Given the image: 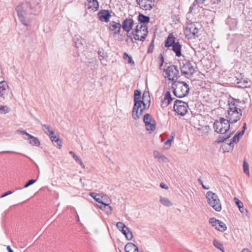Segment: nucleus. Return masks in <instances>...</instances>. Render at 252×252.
I'll use <instances>...</instances> for the list:
<instances>
[{"instance_id": "nucleus-24", "label": "nucleus", "mask_w": 252, "mask_h": 252, "mask_svg": "<svg viewBox=\"0 0 252 252\" xmlns=\"http://www.w3.org/2000/svg\"><path fill=\"white\" fill-rule=\"evenodd\" d=\"M99 208L104 210L108 215H111L112 213V209L109 203H104L103 201L98 206Z\"/></svg>"}, {"instance_id": "nucleus-47", "label": "nucleus", "mask_w": 252, "mask_h": 252, "mask_svg": "<svg viewBox=\"0 0 252 252\" xmlns=\"http://www.w3.org/2000/svg\"><path fill=\"white\" fill-rule=\"evenodd\" d=\"M244 130H242L241 131H239L237 134H236L237 136L240 139V137H242L244 134Z\"/></svg>"}, {"instance_id": "nucleus-55", "label": "nucleus", "mask_w": 252, "mask_h": 252, "mask_svg": "<svg viewBox=\"0 0 252 252\" xmlns=\"http://www.w3.org/2000/svg\"><path fill=\"white\" fill-rule=\"evenodd\" d=\"M77 40H78V38L76 37H74V39H73V41L75 43V47H78L77 46Z\"/></svg>"}, {"instance_id": "nucleus-25", "label": "nucleus", "mask_w": 252, "mask_h": 252, "mask_svg": "<svg viewBox=\"0 0 252 252\" xmlns=\"http://www.w3.org/2000/svg\"><path fill=\"white\" fill-rule=\"evenodd\" d=\"M126 252H136L138 247L132 243H128L125 247Z\"/></svg>"}, {"instance_id": "nucleus-10", "label": "nucleus", "mask_w": 252, "mask_h": 252, "mask_svg": "<svg viewBox=\"0 0 252 252\" xmlns=\"http://www.w3.org/2000/svg\"><path fill=\"white\" fill-rule=\"evenodd\" d=\"M213 127L217 133L225 134L230 129V123L227 122L226 124H222V122L216 121L213 124Z\"/></svg>"}, {"instance_id": "nucleus-11", "label": "nucleus", "mask_w": 252, "mask_h": 252, "mask_svg": "<svg viewBox=\"0 0 252 252\" xmlns=\"http://www.w3.org/2000/svg\"><path fill=\"white\" fill-rule=\"evenodd\" d=\"M166 73L169 80L175 81L180 77L179 71L176 65H171L166 69Z\"/></svg>"}, {"instance_id": "nucleus-57", "label": "nucleus", "mask_w": 252, "mask_h": 252, "mask_svg": "<svg viewBox=\"0 0 252 252\" xmlns=\"http://www.w3.org/2000/svg\"><path fill=\"white\" fill-rule=\"evenodd\" d=\"M6 249L8 252H14L9 246H7Z\"/></svg>"}, {"instance_id": "nucleus-50", "label": "nucleus", "mask_w": 252, "mask_h": 252, "mask_svg": "<svg viewBox=\"0 0 252 252\" xmlns=\"http://www.w3.org/2000/svg\"><path fill=\"white\" fill-rule=\"evenodd\" d=\"M160 187L162 189H168V187L162 182L160 184Z\"/></svg>"}, {"instance_id": "nucleus-9", "label": "nucleus", "mask_w": 252, "mask_h": 252, "mask_svg": "<svg viewBox=\"0 0 252 252\" xmlns=\"http://www.w3.org/2000/svg\"><path fill=\"white\" fill-rule=\"evenodd\" d=\"M198 29L194 23H190L187 24L186 28V36L189 37V38H195L198 36Z\"/></svg>"}, {"instance_id": "nucleus-5", "label": "nucleus", "mask_w": 252, "mask_h": 252, "mask_svg": "<svg viewBox=\"0 0 252 252\" xmlns=\"http://www.w3.org/2000/svg\"><path fill=\"white\" fill-rule=\"evenodd\" d=\"M188 103L182 100L177 99L174 102V110L179 115H185L188 112Z\"/></svg>"}, {"instance_id": "nucleus-28", "label": "nucleus", "mask_w": 252, "mask_h": 252, "mask_svg": "<svg viewBox=\"0 0 252 252\" xmlns=\"http://www.w3.org/2000/svg\"><path fill=\"white\" fill-rule=\"evenodd\" d=\"M141 92L140 91L136 90L134 91V102L135 107H137V104L138 105V106H140V103H139V101L141 100H139V97L141 96Z\"/></svg>"}, {"instance_id": "nucleus-14", "label": "nucleus", "mask_w": 252, "mask_h": 252, "mask_svg": "<svg viewBox=\"0 0 252 252\" xmlns=\"http://www.w3.org/2000/svg\"><path fill=\"white\" fill-rule=\"evenodd\" d=\"M10 88L7 83L4 81L0 82V97L6 98L9 92Z\"/></svg>"}, {"instance_id": "nucleus-32", "label": "nucleus", "mask_w": 252, "mask_h": 252, "mask_svg": "<svg viewBox=\"0 0 252 252\" xmlns=\"http://www.w3.org/2000/svg\"><path fill=\"white\" fill-rule=\"evenodd\" d=\"M213 245L216 248L220 250L222 252H224V249L223 245L217 239L214 240Z\"/></svg>"}, {"instance_id": "nucleus-45", "label": "nucleus", "mask_w": 252, "mask_h": 252, "mask_svg": "<svg viewBox=\"0 0 252 252\" xmlns=\"http://www.w3.org/2000/svg\"><path fill=\"white\" fill-rule=\"evenodd\" d=\"M154 42V39H153L152 41H151L150 46L149 47V49L148 50V53H152L153 52V49H151V48H153Z\"/></svg>"}, {"instance_id": "nucleus-21", "label": "nucleus", "mask_w": 252, "mask_h": 252, "mask_svg": "<svg viewBox=\"0 0 252 252\" xmlns=\"http://www.w3.org/2000/svg\"><path fill=\"white\" fill-rule=\"evenodd\" d=\"M132 33L133 35V38L135 40L141 41H144L147 36L146 35V33L142 34V35H140V32L138 30V27H136V28L132 31Z\"/></svg>"}, {"instance_id": "nucleus-36", "label": "nucleus", "mask_w": 252, "mask_h": 252, "mask_svg": "<svg viewBox=\"0 0 252 252\" xmlns=\"http://www.w3.org/2000/svg\"><path fill=\"white\" fill-rule=\"evenodd\" d=\"M10 111V108L6 105H0V113L5 114Z\"/></svg>"}, {"instance_id": "nucleus-62", "label": "nucleus", "mask_w": 252, "mask_h": 252, "mask_svg": "<svg viewBox=\"0 0 252 252\" xmlns=\"http://www.w3.org/2000/svg\"><path fill=\"white\" fill-rule=\"evenodd\" d=\"M22 132H23V130H20V129H18L16 131V132L17 133H20V134H22Z\"/></svg>"}, {"instance_id": "nucleus-1", "label": "nucleus", "mask_w": 252, "mask_h": 252, "mask_svg": "<svg viewBox=\"0 0 252 252\" xmlns=\"http://www.w3.org/2000/svg\"><path fill=\"white\" fill-rule=\"evenodd\" d=\"M174 95L177 97L182 98L187 96L189 92V85L184 81H174L171 86Z\"/></svg>"}, {"instance_id": "nucleus-43", "label": "nucleus", "mask_w": 252, "mask_h": 252, "mask_svg": "<svg viewBox=\"0 0 252 252\" xmlns=\"http://www.w3.org/2000/svg\"><path fill=\"white\" fill-rule=\"evenodd\" d=\"M36 181V180L31 179L30 180L27 184H26L24 186V188H27L33 184L34 183H35Z\"/></svg>"}, {"instance_id": "nucleus-52", "label": "nucleus", "mask_w": 252, "mask_h": 252, "mask_svg": "<svg viewBox=\"0 0 252 252\" xmlns=\"http://www.w3.org/2000/svg\"><path fill=\"white\" fill-rule=\"evenodd\" d=\"M12 193V192L11 191H8L4 193L2 195H1V197H4L8 195L11 194Z\"/></svg>"}, {"instance_id": "nucleus-30", "label": "nucleus", "mask_w": 252, "mask_h": 252, "mask_svg": "<svg viewBox=\"0 0 252 252\" xmlns=\"http://www.w3.org/2000/svg\"><path fill=\"white\" fill-rule=\"evenodd\" d=\"M234 200L241 213H244L246 209L244 207L243 203L236 197H234Z\"/></svg>"}, {"instance_id": "nucleus-48", "label": "nucleus", "mask_w": 252, "mask_h": 252, "mask_svg": "<svg viewBox=\"0 0 252 252\" xmlns=\"http://www.w3.org/2000/svg\"><path fill=\"white\" fill-rule=\"evenodd\" d=\"M205 0H195L194 3L196 2L198 5L203 4Z\"/></svg>"}, {"instance_id": "nucleus-51", "label": "nucleus", "mask_w": 252, "mask_h": 252, "mask_svg": "<svg viewBox=\"0 0 252 252\" xmlns=\"http://www.w3.org/2000/svg\"><path fill=\"white\" fill-rule=\"evenodd\" d=\"M144 110H145V108H142V107L140 108V111H139V112H138L139 118L143 114Z\"/></svg>"}, {"instance_id": "nucleus-7", "label": "nucleus", "mask_w": 252, "mask_h": 252, "mask_svg": "<svg viewBox=\"0 0 252 252\" xmlns=\"http://www.w3.org/2000/svg\"><path fill=\"white\" fill-rule=\"evenodd\" d=\"M143 122L146 126V129L150 133L154 131L156 129V121L149 114H146L144 116Z\"/></svg>"}, {"instance_id": "nucleus-34", "label": "nucleus", "mask_w": 252, "mask_h": 252, "mask_svg": "<svg viewBox=\"0 0 252 252\" xmlns=\"http://www.w3.org/2000/svg\"><path fill=\"white\" fill-rule=\"evenodd\" d=\"M136 27H138V30L139 32H143L142 34L146 33V35H147L148 33L147 26L146 25H141L140 26L137 25Z\"/></svg>"}, {"instance_id": "nucleus-13", "label": "nucleus", "mask_w": 252, "mask_h": 252, "mask_svg": "<svg viewBox=\"0 0 252 252\" xmlns=\"http://www.w3.org/2000/svg\"><path fill=\"white\" fill-rule=\"evenodd\" d=\"M209 222L213 226L219 231L223 232L226 230V224L222 221L217 220L215 218H211L209 219Z\"/></svg>"}, {"instance_id": "nucleus-59", "label": "nucleus", "mask_w": 252, "mask_h": 252, "mask_svg": "<svg viewBox=\"0 0 252 252\" xmlns=\"http://www.w3.org/2000/svg\"><path fill=\"white\" fill-rule=\"evenodd\" d=\"M80 165L81 166V167L82 168L85 169V166L80 159Z\"/></svg>"}, {"instance_id": "nucleus-16", "label": "nucleus", "mask_w": 252, "mask_h": 252, "mask_svg": "<svg viewBox=\"0 0 252 252\" xmlns=\"http://www.w3.org/2000/svg\"><path fill=\"white\" fill-rule=\"evenodd\" d=\"M121 27L122 26L120 23H117L115 21L110 22L108 25L109 30L111 32H113L115 34L120 33Z\"/></svg>"}, {"instance_id": "nucleus-23", "label": "nucleus", "mask_w": 252, "mask_h": 252, "mask_svg": "<svg viewBox=\"0 0 252 252\" xmlns=\"http://www.w3.org/2000/svg\"><path fill=\"white\" fill-rule=\"evenodd\" d=\"M178 40H177L176 43L172 46V50L175 53L176 56L179 57L182 56L181 48L182 46Z\"/></svg>"}, {"instance_id": "nucleus-8", "label": "nucleus", "mask_w": 252, "mask_h": 252, "mask_svg": "<svg viewBox=\"0 0 252 252\" xmlns=\"http://www.w3.org/2000/svg\"><path fill=\"white\" fill-rule=\"evenodd\" d=\"M181 71L184 75L190 74V76H192L195 73V70L189 60H185L181 67Z\"/></svg>"}, {"instance_id": "nucleus-6", "label": "nucleus", "mask_w": 252, "mask_h": 252, "mask_svg": "<svg viewBox=\"0 0 252 252\" xmlns=\"http://www.w3.org/2000/svg\"><path fill=\"white\" fill-rule=\"evenodd\" d=\"M42 128L43 131L49 136H50V139L53 142L56 143L57 145L59 148L62 147V141L56 135H54V132L51 127L47 125H42Z\"/></svg>"}, {"instance_id": "nucleus-39", "label": "nucleus", "mask_w": 252, "mask_h": 252, "mask_svg": "<svg viewBox=\"0 0 252 252\" xmlns=\"http://www.w3.org/2000/svg\"><path fill=\"white\" fill-rule=\"evenodd\" d=\"M126 229L127 230V233L125 235L126 238L128 240H130L131 239H132V238H133V234H132V232L130 231V230L129 229V228L128 227H126Z\"/></svg>"}, {"instance_id": "nucleus-31", "label": "nucleus", "mask_w": 252, "mask_h": 252, "mask_svg": "<svg viewBox=\"0 0 252 252\" xmlns=\"http://www.w3.org/2000/svg\"><path fill=\"white\" fill-rule=\"evenodd\" d=\"M231 133L226 134L225 135H220L218 137V139L215 141L216 143H220L223 142L224 140L228 139L231 136Z\"/></svg>"}, {"instance_id": "nucleus-15", "label": "nucleus", "mask_w": 252, "mask_h": 252, "mask_svg": "<svg viewBox=\"0 0 252 252\" xmlns=\"http://www.w3.org/2000/svg\"><path fill=\"white\" fill-rule=\"evenodd\" d=\"M98 19L102 22H108L111 16L109 10H101L98 13Z\"/></svg>"}, {"instance_id": "nucleus-41", "label": "nucleus", "mask_w": 252, "mask_h": 252, "mask_svg": "<svg viewBox=\"0 0 252 252\" xmlns=\"http://www.w3.org/2000/svg\"><path fill=\"white\" fill-rule=\"evenodd\" d=\"M116 226H117V227L118 228V229L119 230H120V231L121 230H122L123 229H125V228H126V227H127V226H126V225L124 223H123L122 222H117Z\"/></svg>"}, {"instance_id": "nucleus-22", "label": "nucleus", "mask_w": 252, "mask_h": 252, "mask_svg": "<svg viewBox=\"0 0 252 252\" xmlns=\"http://www.w3.org/2000/svg\"><path fill=\"white\" fill-rule=\"evenodd\" d=\"M153 154L154 158L158 159V162H167L169 161L168 158L158 151H154Z\"/></svg>"}, {"instance_id": "nucleus-38", "label": "nucleus", "mask_w": 252, "mask_h": 252, "mask_svg": "<svg viewBox=\"0 0 252 252\" xmlns=\"http://www.w3.org/2000/svg\"><path fill=\"white\" fill-rule=\"evenodd\" d=\"M124 59L126 60L127 59V63L131 65L134 64V62L132 60L131 56H129L127 53H125L123 56Z\"/></svg>"}, {"instance_id": "nucleus-20", "label": "nucleus", "mask_w": 252, "mask_h": 252, "mask_svg": "<svg viewBox=\"0 0 252 252\" xmlns=\"http://www.w3.org/2000/svg\"><path fill=\"white\" fill-rule=\"evenodd\" d=\"M176 42V37L173 33H170L165 41L164 46L165 47L169 48L174 45Z\"/></svg>"}, {"instance_id": "nucleus-26", "label": "nucleus", "mask_w": 252, "mask_h": 252, "mask_svg": "<svg viewBox=\"0 0 252 252\" xmlns=\"http://www.w3.org/2000/svg\"><path fill=\"white\" fill-rule=\"evenodd\" d=\"M25 139L29 141V143L32 146H39L40 142L37 137H35L32 135L29 138H25Z\"/></svg>"}, {"instance_id": "nucleus-60", "label": "nucleus", "mask_w": 252, "mask_h": 252, "mask_svg": "<svg viewBox=\"0 0 252 252\" xmlns=\"http://www.w3.org/2000/svg\"><path fill=\"white\" fill-rule=\"evenodd\" d=\"M198 181L201 185L203 184V181L202 180L201 177L198 179Z\"/></svg>"}, {"instance_id": "nucleus-54", "label": "nucleus", "mask_w": 252, "mask_h": 252, "mask_svg": "<svg viewBox=\"0 0 252 252\" xmlns=\"http://www.w3.org/2000/svg\"><path fill=\"white\" fill-rule=\"evenodd\" d=\"M22 134L27 135L28 136V138H29L31 136V134H30L29 133H27L25 130H23V132H22Z\"/></svg>"}, {"instance_id": "nucleus-63", "label": "nucleus", "mask_w": 252, "mask_h": 252, "mask_svg": "<svg viewBox=\"0 0 252 252\" xmlns=\"http://www.w3.org/2000/svg\"><path fill=\"white\" fill-rule=\"evenodd\" d=\"M246 129V124L244 123V126H243L242 130H244V131H245Z\"/></svg>"}, {"instance_id": "nucleus-2", "label": "nucleus", "mask_w": 252, "mask_h": 252, "mask_svg": "<svg viewBox=\"0 0 252 252\" xmlns=\"http://www.w3.org/2000/svg\"><path fill=\"white\" fill-rule=\"evenodd\" d=\"M30 9L29 4L27 2L20 4L16 8L21 22L26 26H28L30 22L28 13Z\"/></svg>"}, {"instance_id": "nucleus-58", "label": "nucleus", "mask_w": 252, "mask_h": 252, "mask_svg": "<svg viewBox=\"0 0 252 252\" xmlns=\"http://www.w3.org/2000/svg\"><path fill=\"white\" fill-rule=\"evenodd\" d=\"M242 252H252L250 250H249L248 249L245 248L242 250Z\"/></svg>"}, {"instance_id": "nucleus-40", "label": "nucleus", "mask_w": 252, "mask_h": 252, "mask_svg": "<svg viewBox=\"0 0 252 252\" xmlns=\"http://www.w3.org/2000/svg\"><path fill=\"white\" fill-rule=\"evenodd\" d=\"M174 136H175V134L172 133H171V136L169 138H168L166 141V142H165L164 144L165 145H169V146H170L171 145V142L174 139Z\"/></svg>"}, {"instance_id": "nucleus-17", "label": "nucleus", "mask_w": 252, "mask_h": 252, "mask_svg": "<svg viewBox=\"0 0 252 252\" xmlns=\"http://www.w3.org/2000/svg\"><path fill=\"white\" fill-rule=\"evenodd\" d=\"M139 103H140V106H138V104H137V107L135 106V105H134L133 110H132V117L133 119L137 120L139 119V116H138V110L140 108L142 107V105H143L142 108H145V109H146V104L144 102L143 100H140L139 102Z\"/></svg>"}, {"instance_id": "nucleus-18", "label": "nucleus", "mask_w": 252, "mask_h": 252, "mask_svg": "<svg viewBox=\"0 0 252 252\" xmlns=\"http://www.w3.org/2000/svg\"><path fill=\"white\" fill-rule=\"evenodd\" d=\"M133 20L132 19H126L122 23V27L124 30L128 32L132 28Z\"/></svg>"}, {"instance_id": "nucleus-12", "label": "nucleus", "mask_w": 252, "mask_h": 252, "mask_svg": "<svg viewBox=\"0 0 252 252\" xmlns=\"http://www.w3.org/2000/svg\"><path fill=\"white\" fill-rule=\"evenodd\" d=\"M140 7L144 10H150L155 6V0H136Z\"/></svg>"}, {"instance_id": "nucleus-42", "label": "nucleus", "mask_w": 252, "mask_h": 252, "mask_svg": "<svg viewBox=\"0 0 252 252\" xmlns=\"http://www.w3.org/2000/svg\"><path fill=\"white\" fill-rule=\"evenodd\" d=\"M243 170L244 172L246 174H249V165L245 161H244L243 163Z\"/></svg>"}, {"instance_id": "nucleus-44", "label": "nucleus", "mask_w": 252, "mask_h": 252, "mask_svg": "<svg viewBox=\"0 0 252 252\" xmlns=\"http://www.w3.org/2000/svg\"><path fill=\"white\" fill-rule=\"evenodd\" d=\"M91 183V181L90 180H87L86 182H82L83 187L86 188V189L88 188V185Z\"/></svg>"}, {"instance_id": "nucleus-64", "label": "nucleus", "mask_w": 252, "mask_h": 252, "mask_svg": "<svg viewBox=\"0 0 252 252\" xmlns=\"http://www.w3.org/2000/svg\"><path fill=\"white\" fill-rule=\"evenodd\" d=\"M204 127H205V129H206V130L209 128V126H205Z\"/></svg>"}, {"instance_id": "nucleus-61", "label": "nucleus", "mask_w": 252, "mask_h": 252, "mask_svg": "<svg viewBox=\"0 0 252 252\" xmlns=\"http://www.w3.org/2000/svg\"><path fill=\"white\" fill-rule=\"evenodd\" d=\"M202 187L205 189H208L210 188L209 187H206L205 185H204L203 184L202 185Z\"/></svg>"}, {"instance_id": "nucleus-49", "label": "nucleus", "mask_w": 252, "mask_h": 252, "mask_svg": "<svg viewBox=\"0 0 252 252\" xmlns=\"http://www.w3.org/2000/svg\"><path fill=\"white\" fill-rule=\"evenodd\" d=\"M69 154H70L73 157V158L76 161L78 160V157L76 155H75V154L72 151H70Z\"/></svg>"}, {"instance_id": "nucleus-46", "label": "nucleus", "mask_w": 252, "mask_h": 252, "mask_svg": "<svg viewBox=\"0 0 252 252\" xmlns=\"http://www.w3.org/2000/svg\"><path fill=\"white\" fill-rule=\"evenodd\" d=\"M228 105H229V108H233L234 107L235 108H237V106L235 105V103L233 101H231L230 102H229L228 103Z\"/></svg>"}, {"instance_id": "nucleus-56", "label": "nucleus", "mask_w": 252, "mask_h": 252, "mask_svg": "<svg viewBox=\"0 0 252 252\" xmlns=\"http://www.w3.org/2000/svg\"><path fill=\"white\" fill-rule=\"evenodd\" d=\"M121 231L123 233V234H124L125 235H126L127 233V230L126 228H125V229H123L122 230H121Z\"/></svg>"}, {"instance_id": "nucleus-53", "label": "nucleus", "mask_w": 252, "mask_h": 252, "mask_svg": "<svg viewBox=\"0 0 252 252\" xmlns=\"http://www.w3.org/2000/svg\"><path fill=\"white\" fill-rule=\"evenodd\" d=\"M219 122H222V124H226L227 123V119H225L223 118H220Z\"/></svg>"}, {"instance_id": "nucleus-35", "label": "nucleus", "mask_w": 252, "mask_h": 252, "mask_svg": "<svg viewBox=\"0 0 252 252\" xmlns=\"http://www.w3.org/2000/svg\"><path fill=\"white\" fill-rule=\"evenodd\" d=\"M164 99L165 101L167 100V105L169 104L173 100L170 91H167L164 95Z\"/></svg>"}, {"instance_id": "nucleus-27", "label": "nucleus", "mask_w": 252, "mask_h": 252, "mask_svg": "<svg viewBox=\"0 0 252 252\" xmlns=\"http://www.w3.org/2000/svg\"><path fill=\"white\" fill-rule=\"evenodd\" d=\"M150 19L149 16H145L141 13L138 16V20L141 24H147L149 23Z\"/></svg>"}, {"instance_id": "nucleus-37", "label": "nucleus", "mask_w": 252, "mask_h": 252, "mask_svg": "<svg viewBox=\"0 0 252 252\" xmlns=\"http://www.w3.org/2000/svg\"><path fill=\"white\" fill-rule=\"evenodd\" d=\"M240 140V138L236 134L230 140V142L228 144L231 147H234V143H238Z\"/></svg>"}, {"instance_id": "nucleus-33", "label": "nucleus", "mask_w": 252, "mask_h": 252, "mask_svg": "<svg viewBox=\"0 0 252 252\" xmlns=\"http://www.w3.org/2000/svg\"><path fill=\"white\" fill-rule=\"evenodd\" d=\"M160 202L165 206L169 207L172 205V203L168 198L162 196L160 197Z\"/></svg>"}, {"instance_id": "nucleus-3", "label": "nucleus", "mask_w": 252, "mask_h": 252, "mask_svg": "<svg viewBox=\"0 0 252 252\" xmlns=\"http://www.w3.org/2000/svg\"><path fill=\"white\" fill-rule=\"evenodd\" d=\"M206 198L209 205L215 211L220 212L221 210V205L219 197L216 193L209 191L206 193Z\"/></svg>"}, {"instance_id": "nucleus-4", "label": "nucleus", "mask_w": 252, "mask_h": 252, "mask_svg": "<svg viewBox=\"0 0 252 252\" xmlns=\"http://www.w3.org/2000/svg\"><path fill=\"white\" fill-rule=\"evenodd\" d=\"M242 110L238 108H228L227 110V122L230 124L235 123L238 121L242 116Z\"/></svg>"}, {"instance_id": "nucleus-29", "label": "nucleus", "mask_w": 252, "mask_h": 252, "mask_svg": "<svg viewBox=\"0 0 252 252\" xmlns=\"http://www.w3.org/2000/svg\"><path fill=\"white\" fill-rule=\"evenodd\" d=\"M90 195L97 202L99 203H101L103 201L105 200V199L103 198V197L100 196V195L98 194H97L95 192H91Z\"/></svg>"}, {"instance_id": "nucleus-19", "label": "nucleus", "mask_w": 252, "mask_h": 252, "mask_svg": "<svg viewBox=\"0 0 252 252\" xmlns=\"http://www.w3.org/2000/svg\"><path fill=\"white\" fill-rule=\"evenodd\" d=\"M85 4L88 5V9H91L92 11H96L99 7L97 0H87V2Z\"/></svg>"}]
</instances>
